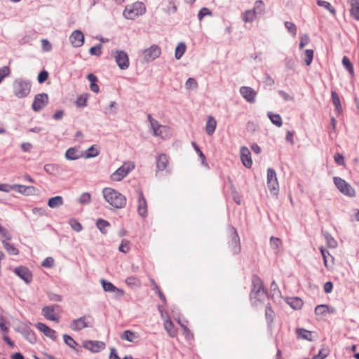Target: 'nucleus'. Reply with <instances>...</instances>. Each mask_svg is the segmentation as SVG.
Masks as SVG:
<instances>
[{"mask_svg": "<svg viewBox=\"0 0 359 359\" xmlns=\"http://www.w3.org/2000/svg\"><path fill=\"white\" fill-rule=\"evenodd\" d=\"M102 194L105 201L116 208H123L126 204L125 196L112 188H104Z\"/></svg>", "mask_w": 359, "mask_h": 359, "instance_id": "1", "label": "nucleus"}, {"mask_svg": "<svg viewBox=\"0 0 359 359\" xmlns=\"http://www.w3.org/2000/svg\"><path fill=\"white\" fill-rule=\"evenodd\" d=\"M146 11L144 5L141 2H135L126 6L123 15L126 18L133 20L135 18L143 15Z\"/></svg>", "mask_w": 359, "mask_h": 359, "instance_id": "2", "label": "nucleus"}, {"mask_svg": "<svg viewBox=\"0 0 359 359\" xmlns=\"http://www.w3.org/2000/svg\"><path fill=\"white\" fill-rule=\"evenodd\" d=\"M135 168V163L133 161H127L123 163V164L118 168L116 171H114L110 176V179L114 182H120L125 177L128 175V174L132 171Z\"/></svg>", "mask_w": 359, "mask_h": 359, "instance_id": "3", "label": "nucleus"}, {"mask_svg": "<svg viewBox=\"0 0 359 359\" xmlns=\"http://www.w3.org/2000/svg\"><path fill=\"white\" fill-rule=\"evenodd\" d=\"M149 121L150 122L153 134L155 136H160L162 138H166L170 135V128L167 126H162L158 122L154 119L151 114L147 116Z\"/></svg>", "mask_w": 359, "mask_h": 359, "instance_id": "4", "label": "nucleus"}, {"mask_svg": "<svg viewBox=\"0 0 359 359\" xmlns=\"http://www.w3.org/2000/svg\"><path fill=\"white\" fill-rule=\"evenodd\" d=\"M31 90V86L28 82L22 80H17L13 84V93L18 98L27 97Z\"/></svg>", "mask_w": 359, "mask_h": 359, "instance_id": "5", "label": "nucleus"}, {"mask_svg": "<svg viewBox=\"0 0 359 359\" xmlns=\"http://www.w3.org/2000/svg\"><path fill=\"white\" fill-rule=\"evenodd\" d=\"M333 180L335 186L341 193L348 197H353L355 196V189L344 180L341 177H334Z\"/></svg>", "mask_w": 359, "mask_h": 359, "instance_id": "6", "label": "nucleus"}, {"mask_svg": "<svg viewBox=\"0 0 359 359\" xmlns=\"http://www.w3.org/2000/svg\"><path fill=\"white\" fill-rule=\"evenodd\" d=\"M60 306L58 305H51L44 306L42 309V314L46 319L56 323L60 321Z\"/></svg>", "mask_w": 359, "mask_h": 359, "instance_id": "7", "label": "nucleus"}, {"mask_svg": "<svg viewBox=\"0 0 359 359\" xmlns=\"http://www.w3.org/2000/svg\"><path fill=\"white\" fill-rule=\"evenodd\" d=\"M161 54V48L156 44L151 45L149 48L144 49L142 53V57L145 62H149L158 58Z\"/></svg>", "mask_w": 359, "mask_h": 359, "instance_id": "8", "label": "nucleus"}, {"mask_svg": "<svg viewBox=\"0 0 359 359\" xmlns=\"http://www.w3.org/2000/svg\"><path fill=\"white\" fill-rule=\"evenodd\" d=\"M252 289L250 292V297L252 299H258L259 296L264 295L265 291L262 280L258 276H253L252 278Z\"/></svg>", "mask_w": 359, "mask_h": 359, "instance_id": "9", "label": "nucleus"}, {"mask_svg": "<svg viewBox=\"0 0 359 359\" xmlns=\"http://www.w3.org/2000/svg\"><path fill=\"white\" fill-rule=\"evenodd\" d=\"M92 318L90 316H84L74 320L70 327L74 331H79L87 327H92Z\"/></svg>", "mask_w": 359, "mask_h": 359, "instance_id": "10", "label": "nucleus"}, {"mask_svg": "<svg viewBox=\"0 0 359 359\" xmlns=\"http://www.w3.org/2000/svg\"><path fill=\"white\" fill-rule=\"evenodd\" d=\"M115 61L121 69L128 68L130 62L128 54L123 50H116L114 53Z\"/></svg>", "mask_w": 359, "mask_h": 359, "instance_id": "11", "label": "nucleus"}, {"mask_svg": "<svg viewBox=\"0 0 359 359\" xmlns=\"http://www.w3.org/2000/svg\"><path fill=\"white\" fill-rule=\"evenodd\" d=\"M48 103V96L46 93L38 94L32 103V109L35 111L42 109Z\"/></svg>", "mask_w": 359, "mask_h": 359, "instance_id": "12", "label": "nucleus"}, {"mask_svg": "<svg viewBox=\"0 0 359 359\" xmlns=\"http://www.w3.org/2000/svg\"><path fill=\"white\" fill-rule=\"evenodd\" d=\"M84 34L81 31L78 29L73 31L69 36V41L75 48L82 46L84 43Z\"/></svg>", "mask_w": 359, "mask_h": 359, "instance_id": "13", "label": "nucleus"}, {"mask_svg": "<svg viewBox=\"0 0 359 359\" xmlns=\"http://www.w3.org/2000/svg\"><path fill=\"white\" fill-rule=\"evenodd\" d=\"M267 187L271 191H278L279 188L276 173L272 168L267 170Z\"/></svg>", "mask_w": 359, "mask_h": 359, "instance_id": "14", "label": "nucleus"}, {"mask_svg": "<svg viewBox=\"0 0 359 359\" xmlns=\"http://www.w3.org/2000/svg\"><path fill=\"white\" fill-rule=\"evenodd\" d=\"M240 93L247 102L250 103L255 102L257 93L252 88L243 86L240 88Z\"/></svg>", "mask_w": 359, "mask_h": 359, "instance_id": "15", "label": "nucleus"}, {"mask_svg": "<svg viewBox=\"0 0 359 359\" xmlns=\"http://www.w3.org/2000/svg\"><path fill=\"white\" fill-rule=\"evenodd\" d=\"M36 327L45 336L47 337H49L53 341H55L57 339V334L56 332L47 326L46 324L43 323H37L35 325Z\"/></svg>", "mask_w": 359, "mask_h": 359, "instance_id": "16", "label": "nucleus"}, {"mask_svg": "<svg viewBox=\"0 0 359 359\" xmlns=\"http://www.w3.org/2000/svg\"><path fill=\"white\" fill-rule=\"evenodd\" d=\"M83 346L93 353H97L105 347L104 343L98 341H86Z\"/></svg>", "mask_w": 359, "mask_h": 359, "instance_id": "17", "label": "nucleus"}, {"mask_svg": "<svg viewBox=\"0 0 359 359\" xmlns=\"http://www.w3.org/2000/svg\"><path fill=\"white\" fill-rule=\"evenodd\" d=\"M241 159L245 167L248 168H251L252 165L251 154L250 150L245 147H243L241 149Z\"/></svg>", "mask_w": 359, "mask_h": 359, "instance_id": "18", "label": "nucleus"}, {"mask_svg": "<svg viewBox=\"0 0 359 359\" xmlns=\"http://www.w3.org/2000/svg\"><path fill=\"white\" fill-rule=\"evenodd\" d=\"M137 210L140 215L144 217L147 215V203L142 192H140L137 201Z\"/></svg>", "mask_w": 359, "mask_h": 359, "instance_id": "19", "label": "nucleus"}, {"mask_svg": "<svg viewBox=\"0 0 359 359\" xmlns=\"http://www.w3.org/2000/svg\"><path fill=\"white\" fill-rule=\"evenodd\" d=\"M15 273L27 283H30L32 280V273L27 268L18 267L15 269Z\"/></svg>", "mask_w": 359, "mask_h": 359, "instance_id": "20", "label": "nucleus"}, {"mask_svg": "<svg viewBox=\"0 0 359 359\" xmlns=\"http://www.w3.org/2000/svg\"><path fill=\"white\" fill-rule=\"evenodd\" d=\"M13 190L23 195L29 196L34 194L36 192V189L33 186L13 184Z\"/></svg>", "mask_w": 359, "mask_h": 359, "instance_id": "21", "label": "nucleus"}, {"mask_svg": "<svg viewBox=\"0 0 359 359\" xmlns=\"http://www.w3.org/2000/svg\"><path fill=\"white\" fill-rule=\"evenodd\" d=\"M65 158L67 160L74 161L81 158H84L82 151H80L76 147H71L68 149L65 153Z\"/></svg>", "mask_w": 359, "mask_h": 359, "instance_id": "22", "label": "nucleus"}, {"mask_svg": "<svg viewBox=\"0 0 359 359\" xmlns=\"http://www.w3.org/2000/svg\"><path fill=\"white\" fill-rule=\"evenodd\" d=\"M163 327L170 337L174 338L177 336V330L175 328L174 324L170 317H168V318L164 320Z\"/></svg>", "mask_w": 359, "mask_h": 359, "instance_id": "23", "label": "nucleus"}, {"mask_svg": "<svg viewBox=\"0 0 359 359\" xmlns=\"http://www.w3.org/2000/svg\"><path fill=\"white\" fill-rule=\"evenodd\" d=\"M168 158L165 154H161L156 157V168L158 170L163 171L168 165Z\"/></svg>", "mask_w": 359, "mask_h": 359, "instance_id": "24", "label": "nucleus"}, {"mask_svg": "<svg viewBox=\"0 0 359 359\" xmlns=\"http://www.w3.org/2000/svg\"><path fill=\"white\" fill-rule=\"evenodd\" d=\"M351 6L350 13L351 16L356 20H359V1L347 0Z\"/></svg>", "mask_w": 359, "mask_h": 359, "instance_id": "25", "label": "nucleus"}, {"mask_svg": "<svg viewBox=\"0 0 359 359\" xmlns=\"http://www.w3.org/2000/svg\"><path fill=\"white\" fill-rule=\"evenodd\" d=\"M322 257L323 258L325 266L328 268L330 265L334 264V257L330 254V252L325 250L323 246L319 248Z\"/></svg>", "mask_w": 359, "mask_h": 359, "instance_id": "26", "label": "nucleus"}, {"mask_svg": "<svg viewBox=\"0 0 359 359\" xmlns=\"http://www.w3.org/2000/svg\"><path fill=\"white\" fill-rule=\"evenodd\" d=\"M231 248L233 254H238L241 252L240 238L236 231L232 235Z\"/></svg>", "mask_w": 359, "mask_h": 359, "instance_id": "27", "label": "nucleus"}, {"mask_svg": "<svg viewBox=\"0 0 359 359\" xmlns=\"http://www.w3.org/2000/svg\"><path fill=\"white\" fill-rule=\"evenodd\" d=\"M101 283L104 291L116 292L120 295L123 294V291L115 287L111 283L107 282L105 280H102Z\"/></svg>", "mask_w": 359, "mask_h": 359, "instance_id": "28", "label": "nucleus"}, {"mask_svg": "<svg viewBox=\"0 0 359 359\" xmlns=\"http://www.w3.org/2000/svg\"><path fill=\"white\" fill-rule=\"evenodd\" d=\"M217 121L212 116H208L205 124V131L208 135H212L216 129Z\"/></svg>", "mask_w": 359, "mask_h": 359, "instance_id": "29", "label": "nucleus"}, {"mask_svg": "<svg viewBox=\"0 0 359 359\" xmlns=\"http://www.w3.org/2000/svg\"><path fill=\"white\" fill-rule=\"evenodd\" d=\"M163 11L168 14L174 13L177 10V0H167L164 3Z\"/></svg>", "mask_w": 359, "mask_h": 359, "instance_id": "30", "label": "nucleus"}, {"mask_svg": "<svg viewBox=\"0 0 359 359\" xmlns=\"http://www.w3.org/2000/svg\"><path fill=\"white\" fill-rule=\"evenodd\" d=\"M274 317L275 313L272 310L271 307L269 305H267L265 309V318L270 329H271L272 327Z\"/></svg>", "mask_w": 359, "mask_h": 359, "instance_id": "31", "label": "nucleus"}, {"mask_svg": "<svg viewBox=\"0 0 359 359\" xmlns=\"http://www.w3.org/2000/svg\"><path fill=\"white\" fill-rule=\"evenodd\" d=\"M100 153L99 148L96 145H93L86 151L83 152L84 158H90L97 156Z\"/></svg>", "mask_w": 359, "mask_h": 359, "instance_id": "32", "label": "nucleus"}, {"mask_svg": "<svg viewBox=\"0 0 359 359\" xmlns=\"http://www.w3.org/2000/svg\"><path fill=\"white\" fill-rule=\"evenodd\" d=\"M331 95L333 104L335 107V110L337 113L339 114L342 111V107L341 104L339 96L335 91H332Z\"/></svg>", "mask_w": 359, "mask_h": 359, "instance_id": "33", "label": "nucleus"}, {"mask_svg": "<svg viewBox=\"0 0 359 359\" xmlns=\"http://www.w3.org/2000/svg\"><path fill=\"white\" fill-rule=\"evenodd\" d=\"M255 10H247L242 14V19L245 22H252L256 17Z\"/></svg>", "mask_w": 359, "mask_h": 359, "instance_id": "34", "label": "nucleus"}, {"mask_svg": "<svg viewBox=\"0 0 359 359\" xmlns=\"http://www.w3.org/2000/svg\"><path fill=\"white\" fill-rule=\"evenodd\" d=\"M88 81L90 82V90L97 93L100 91V88L98 85L97 84V78L93 74H89L87 76Z\"/></svg>", "mask_w": 359, "mask_h": 359, "instance_id": "35", "label": "nucleus"}, {"mask_svg": "<svg viewBox=\"0 0 359 359\" xmlns=\"http://www.w3.org/2000/svg\"><path fill=\"white\" fill-rule=\"evenodd\" d=\"M63 204V198L60 196H57L49 198L48 205L51 208L60 207Z\"/></svg>", "mask_w": 359, "mask_h": 359, "instance_id": "36", "label": "nucleus"}, {"mask_svg": "<svg viewBox=\"0 0 359 359\" xmlns=\"http://www.w3.org/2000/svg\"><path fill=\"white\" fill-rule=\"evenodd\" d=\"M334 311H330L329 306L325 304L318 305L315 308V313L317 316H324L327 313H333Z\"/></svg>", "mask_w": 359, "mask_h": 359, "instance_id": "37", "label": "nucleus"}, {"mask_svg": "<svg viewBox=\"0 0 359 359\" xmlns=\"http://www.w3.org/2000/svg\"><path fill=\"white\" fill-rule=\"evenodd\" d=\"M297 334L299 338L306 340H311L312 332L306 330L299 328L297 330Z\"/></svg>", "mask_w": 359, "mask_h": 359, "instance_id": "38", "label": "nucleus"}, {"mask_svg": "<svg viewBox=\"0 0 359 359\" xmlns=\"http://www.w3.org/2000/svg\"><path fill=\"white\" fill-rule=\"evenodd\" d=\"M121 339L128 341L130 342H134L136 339H137V336L134 332L130 330H126L121 334Z\"/></svg>", "mask_w": 359, "mask_h": 359, "instance_id": "39", "label": "nucleus"}, {"mask_svg": "<svg viewBox=\"0 0 359 359\" xmlns=\"http://www.w3.org/2000/svg\"><path fill=\"white\" fill-rule=\"evenodd\" d=\"M4 247L6 249V250L12 255H17L19 253V250L12 244L10 243L3 241Z\"/></svg>", "mask_w": 359, "mask_h": 359, "instance_id": "40", "label": "nucleus"}, {"mask_svg": "<svg viewBox=\"0 0 359 359\" xmlns=\"http://www.w3.org/2000/svg\"><path fill=\"white\" fill-rule=\"evenodd\" d=\"M268 116L271 121L278 127H280L283 124L282 118L279 114L269 113Z\"/></svg>", "mask_w": 359, "mask_h": 359, "instance_id": "41", "label": "nucleus"}, {"mask_svg": "<svg viewBox=\"0 0 359 359\" xmlns=\"http://www.w3.org/2000/svg\"><path fill=\"white\" fill-rule=\"evenodd\" d=\"M63 339L65 343L70 348L76 350L78 343L69 335L65 334H63Z\"/></svg>", "mask_w": 359, "mask_h": 359, "instance_id": "42", "label": "nucleus"}, {"mask_svg": "<svg viewBox=\"0 0 359 359\" xmlns=\"http://www.w3.org/2000/svg\"><path fill=\"white\" fill-rule=\"evenodd\" d=\"M270 245L273 250L279 251L282 245V241L279 238L272 236L270 238Z\"/></svg>", "mask_w": 359, "mask_h": 359, "instance_id": "43", "label": "nucleus"}, {"mask_svg": "<svg viewBox=\"0 0 359 359\" xmlns=\"http://www.w3.org/2000/svg\"><path fill=\"white\" fill-rule=\"evenodd\" d=\"M186 45L184 43H180L176 48H175V56L176 59L179 60L182 57V56L184 55L185 50H186Z\"/></svg>", "mask_w": 359, "mask_h": 359, "instance_id": "44", "label": "nucleus"}, {"mask_svg": "<svg viewBox=\"0 0 359 359\" xmlns=\"http://www.w3.org/2000/svg\"><path fill=\"white\" fill-rule=\"evenodd\" d=\"M317 4L319 6L323 7L327 11H329L332 15L336 14V11L334 8L329 2L323 0H318Z\"/></svg>", "mask_w": 359, "mask_h": 359, "instance_id": "45", "label": "nucleus"}, {"mask_svg": "<svg viewBox=\"0 0 359 359\" xmlns=\"http://www.w3.org/2000/svg\"><path fill=\"white\" fill-rule=\"evenodd\" d=\"M342 64L344 67L348 71L350 74L353 76L354 75L353 66L350 60L346 56H344L342 59Z\"/></svg>", "mask_w": 359, "mask_h": 359, "instance_id": "46", "label": "nucleus"}, {"mask_svg": "<svg viewBox=\"0 0 359 359\" xmlns=\"http://www.w3.org/2000/svg\"><path fill=\"white\" fill-rule=\"evenodd\" d=\"M25 337L27 341L30 343L34 344L36 341V337L35 336L34 332L30 329H26L24 332Z\"/></svg>", "mask_w": 359, "mask_h": 359, "instance_id": "47", "label": "nucleus"}, {"mask_svg": "<svg viewBox=\"0 0 359 359\" xmlns=\"http://www.w3.org/2000/svg\"><path fill=\"white\" fill-rule=\"evenodd\" d=\"M96 225H97V227L103 233H107V230L106 229L107 227L109 226V223L104 220V219H99L97 221V223H96Z\"/></svg>", "mask_w": 359, "mask_h": 359, "instance_id": "48", "label": "nucleus"}, {"mask_svg": "<svg viewBox=\"0 0 359 359\" xmlns=\"http://www.w3.org/2000/svg\"><path fill=\"white\" fill-rule=\"evenodd\" d=\"M126 283L128 285H129L130 287H133V286L140 287L141 285L140 280L135 276L128 277L126 279Z\"/></svg>", "mask_w": 359, "mask_h": 359, "instance_id": "49", "label": "nucleus"}, {"mask_svg": "<svg viewBox=\"0 0 359 359\" xmlns=\"http://www.w3.org/2000/svg\"><path fill=\"white\" fill-rule=\"evenodd\" d=\"M313 58V50L311 49H307L305 50V56L304 58L305 64L309 66L312 62Z\"/></svg>", "mask_w": 359, "mask_h": 359, "instance_id": "50", "label": "nucleus"}, {"mask_svg": "<svg viewBox=\"0 0 359 359\" xmlns=\"http://www.w3.org/2000/svg\"><path fill=\"white\" fill-rule=\"evenodd\" d=\"M287 302L289 305L294 309H300L303 304L302 301L299 298H292Z\"/></svg>", "mask_w": 359, "mask_h": 359, "instance_id": "51", "label": "nucleus"}, {"mask_svg": "<svg viewBox=\"0 0 359 359\" xmlns=\"http://www.w3.org/2000/svg\"><path fill=\"white\" fill-rule=\"evenodd\" d=\"M88 100V95H81L79 96L76 101V104L78 107H83L86 106Z\"/></svg>", "mask_w": 359, "mask_h": 359, "instance_id": "52", "label": "nucleus"}, {"mask_svg": "<svg viewBox=\"0 0 359 359\" xmlns=\"http://www.w3.org/2000/svg\"><path fill=\"white\" fill-rule=\"evenodd\" d=\"M265 5L262 1L258 0L255 2V6L252 10H255L257 14H260L264 12Z\"/></svg>", "mask_w": 359, "mask_h": 359, "instance_id": "53", "label": "nucleus"}, {"mask_svg": "<svg viewBox=\"0 0 359 359\" xmlns=\"http://www.w3.org/2000/svg\"><path fill=\"white\" fill-rule=\"evenodd\" d=\"M187 89H196L198 88V83L194 78H189L187 79L185 83Z\"/></svg>", "mask_w": 359, "mask_h": 359, "instance_id": "54", "label": "nucleus"}, {"mask_svg": "<svg viewBox=\"0 0 359 359\" xmlns=\"http://www.w3.org/2000/svg\"><path fill=\"white\" fill-rule=\"evenodd\" d=\"M91 201V196L89 193L86 192L82 194L79 199L81 204H88Z\"/></svg>", "mask_w": 359, "mask_h": 359, "instance_id": "55", "label": "nucleus"}, {"mask_svg": "<svg viewBox=\"0 0 359 359\" xmlns=\"http://www.w3.org/2000/svg\"><path fill=\"white\" fill-rule=\"evenodd\" d=\"M119 250L123 253H127L130 250V242L128 240H123L120 246Z\"/></svg>", "mask_w": 359, "mask_h": 359, "instance_id": "56", "label": "nucleus"}, {"mask_svg": "<svg viewBox=\"0 0 359 359\" xmlns=\"http://www.w3.org/2000/svg\"><path fill=\"white\" fill-rule=\"evenodd\" d=\"M89 53L92 55H97V56L100 55L102 54V45L101 44H98L96 46L91 47L89 49Z\"/></svg>", "mask_w": 359, "mask_h": 359, "instance_id": "57", "label": "nucleus"}, {"mask_svg": "<svg viewBox=\"0 0 359 359\" xmlns=\"http://www.w3.org/2000/svg\"><path fill=\"white\" fill-rule=\"evenodd\" d=\"M285 26L288 30L289 32H290L293 36H295L297 34V27L296 25L291 22H285Z\"/></svg>", "mask_w": 359, "mask_h": 359, "instance_id": "58", "label": "nucleus"}, {"mask_svg": "<svg viewBox=\"0 0 359 359\" xmlns=\"http://www.w3.org/2000/svg\"><path fill=\"white\" fill-rule=\"evenodd\" d=\"M48 75H49L48 72L46 70L41 71L39 74L38 77H37L38 82L39 83H43L48 79Z\"/></svg>", "mask_w": 359, "mask_h": 359, "instance_id": "59", "label": "nucleus"}, {"mask_svg": "<svg viewBox=\"0 0 359 359\" xmlns=\"http://www.w3.org/2000/svg\"><path fill=\"white\" fill-rule=\"evenodd\" d=\"M55 260L53 257H46L42 262V266L46 268H52L54 266Z\"/></svg>", "mask_w": 359, "mask_h": 359, "instance_id": "60", "label": "nucleus"}, {"mask_svg": "<svg viewBox=\"0 0 359 359\" xmlns=\"http://www.w3.org/2000/svg\"><path fill=\"white\" fill-rule=\"evenodd\" d=\"M310 39L307 34H304L300 37L299 48L302 49L309 43Z\"/></svg>", "mask_w": 359, "mask_h": 359, "instance_id": "61", "label": "nucleus"}, {"mask_svg": "<svg viewBox=\"0 0 359 359\" xmlns=\"http://www.w3.org/2000/svg\"><path fill=\"white\" fill-rule=\"evenodd\" d=\"M325 239H326L327 247H329L330 248H335L337 246V241L332 237L327 236L325 237Z\"/></svg>", "mask_w": 359, "mask_h": 359, "instance_id": "62", "label": "nucleus"}, {"mask_svg": "<svg viewBox=\"0 0 359 359\" xmlns=\"http://www.w3.org/2000/svg\"><path fill=\"white\" fill-rule=\"evenodd\" d=\"M211 15L210 10L207 8H203L198 13V18L201 20L205 16Z\"/></svg>", "mask_w": 359, "mask_h": 359, "instance_id": "63", "label": "nucleus"}, {"mask_svg": "<svg viewBox=\"0 0 359 359\" xmlns=\"http://www.w3.org/2000/svg\"><path fill=\"white\" fill-rule=\"evenodd\" d=\"M41 46L42 48L44 51H49L52 48V46L50 43L47 41L46 39H42L41 40Z\"/></svg>", "mask_w": 359, "mask_h": 359, "instance_id": "64", "label": "nucleus"}]
</instances>
